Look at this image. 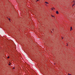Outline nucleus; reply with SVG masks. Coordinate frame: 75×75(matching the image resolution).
I'll list each match as a JSON object with an SVG mask.
<instances>
[{"instance_id": "1", "label": "nucleus", "mask_w": 75, "mask_h": 75, "mask_svg": "<svg viewBox=\"0 0 75 75\" xmlns=\"http://www.w3.org/2000/svg\"><path fill=\"white\" fill-rule=\"evenodd\" d=\"M56 13L57 14H59V13L58 12V11H57L56 12Z\"/></svg>"}, {"instance_id": "2", "label": "nucleus", "mask_w": 75, "mask_h": 75, "mask_svg": "<svg viewBox=\"0 0 75 75\" xmlns=\"http://www.w3.org/2000/svg\"><path fill=\"white\" fill-rule=\"evenodd\" d=\"M70 28H71L70 30L71 31V30H72V27H71Z\"/></svg>"}, {"instance_id": "3", "label": "nucleus", "mask_w": 75, "mask_h": 75, "mask_svg": "<svg viewBox=\"0 0 75 75\" xmlns=\"http://www.w3.org/2000/svg\"><path fill=\"white\" fill-rule=\"evenodd\" d=\"M45 3H46V4H49L47 2H45Z\"/></svg>"}, {"instance_id": "4", "label": "nucleus", "mask_w": 75, "mask_h": 75, "mask_svg": "<svg viewBox=\"0 0 75 75\" xmlns=\"http://www.w3.org/2000/svg\"><path fill=\"white\" fill-rule=\"evenodd\" d=\"M74 5H75V4H73L72 6H74Z\"/></svg>"}, {"instance_id": "5", "label": "nucleus", "mask_w": 75, "mask_h": 75, "mask_svg": "<svg viewBox=\"0 0 75 75\" xmlns=\"http://www.w3.org/2000/svg\"><path fill=\"white\" fill-rule=\"evenodd\" d=\"M39 1V0H36V2H37V1Z\"/></svg>"}, {"instance_id": "6", "label": "nucleus", "mask_w": 75, "mask_h": 75, "mask_svg": "<svg viewBox=\"0 0 75 75\" xmlns=\"http://www.w3.org/2000/svg\"><path fill=\"white\" fill-rule=\"evenodd\" d=\"M68 75H71V74H68Z\"/></svg>"}, {"instance_id": "7", "label": "nucleus", "mask_w": 75, "mask_h": 75, "mask_svg": "<svg viewBox=\"0 0 75 75\" xmlns=\"http://www.w3.org/2000/svg\"><path fill=\"white\" fill-rule=\"evenodd\" d=\"M53 17H54V16H53L52 15H51Z\"/></svg>"}, {"instance_id": "8", "label": "nucleus", "mask_w": 75, "mask_h": 75, "mask_svg": "<svg viewBox=\"0 0 75 75\" xmlns=\"http://www.w3.org/2000/svg\"><path fill=\"white\" fill-rule=\"evenodd\" d=\"M11 64H9L8 65H10Z\"/></svg>"}, {"instance_id": "9", "label": "nucleus", "mask_w": 75, "mask_h": 75, "mask_svg": "<svg viewBox=\"0 0 75 75\" xmlns=\"http://www.w3.org/2000/svg\"><path fill=\"white\" fill-rule=\"evenodd\" d=\"M73 2H75V1H73Z\"/></svg>"}, {"instance_id": "10", "label": "nucleus", "mask_w": 75, "mask_h": 75, "mask_svg": "<svg viewBox=\"0 0 75 75\" xmlns=\"http://www.w3.org/2000/svg\"><path fill=\"white\" fill-rule=\"evenodd\" d=\"M62 37V39H63L64 38H63Z\"/></svg>"}, {"instance_id": "11", "label": "nucleus", "mask_w": 75, "mask_h": 75, "mask_svg": "<svg viewBox=\"0 0 75 75\" xmlns=\"http://www.w3.org/2000/svg\"><path fill=\"white\" fill-rule=\"evenodd\" d=\"M7 58H8V59L9 58V57H8Z\"/></svg>"}, {"instance_id": "12", "label": "nucleus", "mask_w": 75, "mask_h": 75, "mask_svg": "<svg viewBox=\"0 0 75 75\" xmlns=\"http://www.w3.org/2000/svg\"><path fill=\"white\" fill-rule=\"evenodd\" d=\"M52 10H53V8H52Z\"/></svg>"}, {"instance_id": "13", "label": "nucleus", "mask_w": 75, "mask_h": 75, "mask_svg": "<svg viewBox=\"0 0 75 75\" xmlns=\"http://www.w3.org/2000/svg\"><path fill=\"white\" fill-rule=\"evenodd\" d=\"M9 20H10V18L9 19Z\"/></svg>"}, {"instance_id": "14", "label": "nucleus", "mask_w": 75, "mask_h": 75, "mask_svg": "<svg viewBox=\"0 0 75 75\" xmlns=\"http://www.w3.org/2000/svg\"><path fill=\"white\" fill-rule=\"evenodd\" d=\"M54 8V9L55 10V9L54 8Z\"/></svg>"}, {"instance_id": "15", "label": "nucleus", "mask_w": 75, "mask_h": 75, "mask_svg": "<svg viewBox=\"0 0 75 75\" xmlns=\"http://www.w3.org/2000/svg\"><path fill=\"white\" fill-rule=\"evenodd\" d=\"M13 69H14V67H13Z\"/></svg>"}, {"instance_id": "16", "label": "nucleus", "mask_w": 75, "mask_h": 75, "mask_svg": "<svg viewBox=\"0 0 75 75\" xmlns=\"http://www.w3.org/2000/svg\"><path fill=\"white\" fill-rule=\"evenodd\" d=\"M53 30H54V29H53Z\"/></svg>"}]
</instances>
